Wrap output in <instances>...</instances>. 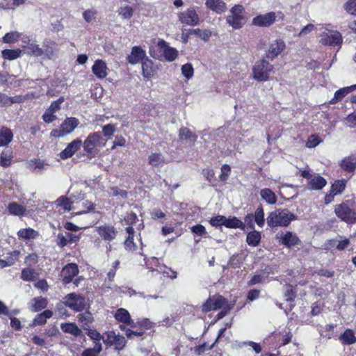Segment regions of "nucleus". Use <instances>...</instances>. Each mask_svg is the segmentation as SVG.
<instances>
[{"instance_id":"cd10ccee","label":"nucleus","mask_w":356,"mask_h":356,"mask_svg":"<svg viewBox=\"0 0 356 356\" xmlns=\"http://www.w3.org/2000/svg\"><path fill=\"white\" fill-rule=\"evenodd\" d=\"M17 236L19 238L24 240H31L37 238L39 234L37 231L31 228L22 229L18 231Z\"/></svg>"},{"instance_id":"338daca9","label":"nucleus","mask_w":356,"mask_h":356,"mask_svg":"<svg viewBox=\"0 0 356 356\" xmlns=\"http://www.w3.org/2000/svg\"><path fill=\"white\" fill-rule=\"evenodd\" d=\"M225 217L223 216L213 217L210 220V224L213 227H220L225 225Z\"/></svg>"},{"instance_id":"a211bd4d","label":"nucleus","mask_w":356,"mask_h":356,"mask_svg":"<svg viewBox=\"0 0 356 356\" xmlns=\"http://www.w3.org/2000/svg\"><path fill=\"white\" fill-rule=\"evenodd\" d=\"M205 6L217 14L225 13L227 8L226 3L222 0H207Z\"/></svg>"},{"instance_id":"680f3d73","label":"nucleus","mask_w":356,"mask_h":356,"mask_svg":"<svg viewBox=\"0 0 356 356\" xmlns=\"http://www.w3.org/2000/svg\"><path fill=\"white\" fill-rule=\"evenodd\" d=\"M345 10L351 15H356V0H349L344 5Z\"/></svg>"},{"instance_id":"1a4fd4ad","label":"nucleus","mask_w":356,"mask_h":356,"mask_svg":"<svg viewBox=\"0 0 356 356\" xmlns=\"http://www.w3.org/2000/svg\"><path fill=\"white\" fill-rule=\"evenodd\" d=\"M102 139L99 132H94L90 134L85 140L83 143L84 151L88 155H92L95 153V148L100 145V141Z\"/></svg>"},{"instance_id":"a19ab883","label":"nucleus","mask_w":356,"mask_h":356,"mask_svg":"<svg viewBox=\"0 0 356 356\" xmlns=\"http://www.w3.org/2000/svg\"><path fill=\"white\" fill-rule=\"evenodd\" d=\"M119 328L125 332V334L128 339H132L134 337H142L145 334L143 331L132 330L131 328H127L124 325H120Z\"/></svg>"},{"instance_id":"f3484780","label":"nucleus","mask_w":356,"mask_h":356,"mask_svg":"<svg viewBox=\"0 0 356 356\" xmlns=\"http://www.w3.org/2000/svg\"><path fill=\"white\" fill-rule=\"evenodd\" d=\"M285 48V44L282 40H275L269 47L266 53V57L273 60L277 57Z\"/></svg>"},{"instance_id":"4468645a","label":"nucleus","mask_w":356,"mask_h":356,"mask_svg":"<svg viewBox=\"0 0 356 356\" xmlns=\"http://www.w3.org/2000/svg\"><path fill=\"white\" fill-rule=\"evenodd\" d=\"M83 142L81 139L76 138L70 143L67 147L60 153L62 159H67L72 157L74 153L82 146Z\"/></svg>"},{"instance_id":"58836bf2","label":"nucleus","mask_w":356,"mask_h":356,"mask_svg":"<svg viewBox=\"0 0 356 356\" xmlns=\"http://www.w3.org/2000/svg\"><path fill=\"white\" fill-rule=\"evenodd\" d=\"M9 213L15 216H22L26 211V208L17 202H11L8 205Z\"/></svg>"},{"instance_id":"423d86ee","label":"nucleus","mask_w":356,"mask_h":356,"mask_svg":"<svg viewBox=\"0 0 356 356\" xmlns=\"http://www.w3.org/2000/svg\"><path fill=\"white\" fill-rule=\"evenodd\" d=\"M104 343L107 347L114 346L115 350L120 351L127 345V341L122 335L116 334L113 330L104 333Z\"/></svg>"},{"instance_id":"6e6d98bb","label":"nucleus","mask_w":356,"mask_h":356,"mask_svg":"<svg viewBox=\"0 0 356 356\" xmlns=\"http://www.w3.org/2000/svg\"><path fill=\"white\" fill-rule=\"evenodd\" d=\"M20 37V33L17 31H11L10 33H6L3 38V41L6 43H12L15 41H17Z\"/></svg>"},{"instance_id":"864d4df0","label":"nucleus","mask_w":356,"mask_h":356,"mask_svg":"<svg viewBox=\"0 0 356 356\" xmlns=\"http://www.w3.org/2000/svg\"><path fill=\"white\" fill-rule=\"evenodd\" d=\"M181 73L187 79L193 76L194 69L191 63H186L181 66Z\"/></svg>"},{"instance_id":"39448f33","label":"nucleus","mask_w":356,"mask_h":356,"mask_svg":"<svg viewBox=\"0 0 356 356\" xmlns=\"http://www.w3.org/2000/svg\"><path fill=\"white\" fill-rule=\"evenodd\" d=\"M336 216L342 221L348 224H355L356 222V212L350 208L346 203L337 204L334 208Z\"/></svg>"},{"instance_id":"e2e57ef3","label":"nucleus","mask_w":356,"mask_h":356,"mask_svg":"<svg viewBox=\"0 0 356 356\" xmlns=\"http://www.w3.org/2000/svg\"><path fill=\"white\" fill-rule=\"evenodd\" d=\"M321 142L319 137L316 134L311 135L306 143V146L309 148L317 146Z\"/></svg>"},{"instance_id":"9d476101","label":"nucleus","mask_w":356,"mask_h":356,"mask_svg":"<svg viewBox=\"0 0 356 356\" xmlns=\"http://www.w3.org/2000/svg\"><path fill=\"white\" fill-rule=\"evenodd\" d=\"M276 18L277 15L274 12L259 15L252 19V25L259 27H268L275 22Z\"/></svg>"},{"instance_id":"6ab92c4d","label":"nucleus","mask_w":356,"mask_h":356,"mask_svg":"<svg viewBox=\"0 0 356 356\" xmlns=\"http://www.w3.org/2000/svg\"><path fill=\"white\" fill-rule=\"evenodd\" d=\"M338 339L343 346H350L356 343L355 332L350 328H346L339 337Z\"/></svg>"},{"instance_id":"052dcab7","label":"nucleus","mask_w":356,"mask_h":356,"mask_svg":"<svg viewBox=\"0 0 356 356\" xmlns=\"http://www.w3.org/2000/svg\"><path fill=\"white\" fill-rule=\"evenodd\" d=\"M126 232L128 236L124 241V245H135L134 242V237L135 235V231L134 228L131 226H129L126 228Z\"/></svg>"},{"instance_id":"0e129e2a","label":"nucleus","mask_w":356,"mask_h":356,"mask_svg":"<svg viewBox=\"0 0 356 356\" xmlns=\"http://www.w3.org/2000/svg\"><path fill=\"white\" fill-rule=\"evenodd\" d=\"M63 102H64V97H59L57 100L54 101L51 104L50 106L49 107V108L47 110L51 111V113H55L56 111H58L60 109V104Z\"/></svg>"},{"instance_id":"f8f14e48","label":"nucleus","mask_w":356,"mask_h":356,"mask_svg":"<svg viewBox=\"0 0 356 356\" xmlns=\"http://www.w3.org/2000/svg\"><path fill=\"white\" fill-rule=\"evenodd\" d=\"M179 20L182 24L195 26L199 22V17L193 8H188L185 12L179 14Z\"/></svg>"},{"instance_id":"79ce46f5","label":"nucleus","mask_w":356,"mask_h":356,"mask_svg":"<svg viewBox=\"0 0 356 356\" xmlns=\"http://www.w3.org/2000/svg\"><path fill=\"white\" fill-rule=\"evenodd\" d=\"M163 54L165 59L168 62L174 61L178 56V51L170 46L165 48V50L163 51Z\"/></svg>"},{"instance_id":"49530a36","label":"nucleus","mask_w":356,"mask_h":356,"mask_svg":"<svg viewBox=\"0 0 356 356\" xmlns=\"http://www.w3.org/2000/svg\"><path fill=\"white\" fill-rule=\"evenodd\" d=\"M346 183V181L344 179L335 181L331 186V193H334L336 195L341 194L345 189Z\"/></svg>"},{"instance_id":"c03bdc74","label":"nucleus","mask_w":356,"mask_h":356,"mask_svg":"<svg viewBox=\"0 0 356 356\" xmlns=\"http://www.w3.org/2000/svg\"><path fill=\"white\" fill-rule=\"evenodd\" d=\"M337 327L336 324H326L323 330H322V332L321 333V336L327 339H336V336L333 334V332L334 330V328Z\"/></svg>"},{"instance_id":"f257e3e1","label":"nucleus","mask_w":356,"mask_h":356,"mask_svg":"<svg viewBox=\"0 0 356 356\" xmlns=\"http://www.w3.org/2000/svg\"><path fill=\"white\" fill-rule=\"evenodd\" d=\"M297 216L288 209H276L270 212L266 219L270 227H287L292 220H296Z\"/></svg>"},{"instance_id":"4be33fe9","label":"nucleus","mask_w":356,"mask_h":356,"mask_svg":"<svg viewBox=\"0 0 356 356\" xmlns=\"http://www.w3.org/2000/svg\"><path fill=\"white\" fill-rule=\"evenodd\" d=\"M79 121L77 118L70 117L67 118L60 124L62 129L65 135L72 133L75 128L78 127Z\"/></svg>"},{"instance_id":"412c9836","label":"nucleus","mask_w":356,"mask_h":356,"mask_svg":"<svg viewBox=\"0 0 356 356\" xmlns=\"http://www.w3.org/2000/svg\"><path fill=\"white\" fill-rule=\"evenodd\" d=\"M339 165L344 171L349 172H354L356 169V156L352 154L345 157L341 161Z\"/></svg>"},{"instance_id":"2eb2a0df","label":"nucleus","mask_w":356,"mask_h":356,"mask_svg":"<svg viewBox=\"0 0 356 356\" xmlns=\"http://www.w3.org/2000/svg\"><path fill=\"white\" fill-rule=\"evenodd\" d=\"M145 51L139 46L132 47L131 54L127 56L128 62L131 65H136L142 62L146 58Z\"/></svg>"},{"instance_id":"5701e85b","label":"nucleus","mask_w":356,"mask_h":356,"mask_svg":"<svg viewBox=\"0 0 356 356\" xmlns=\"http://www.w3.org/2000/svg\"><path fill=\"white\" fill-rule=\"evenodd\" d=\"M48 300L47 298L38 296L35 297L31 300V305L30 306L31 311L33 312H38L47 307Z\"/></svg>"},{"instance_id":"c9c22d12","label":"nucleus","mask_w":356,"mask_h":356,"mask_svg":"<svg viewBox=\"0 0 356 356\" xmlns=\"http://www.w3.org/2000/svg\"><path fill=\"white\" fill-rule=\"evenodd\" d=\"M152 61L146 57L142 61V71L144 77L150 78L153 76Z\"/></svg>"},{"instance_id":"a18cd8bd","label":"nucleus","mask_w":356,"mask_h":356,"mask_svg":"<svg viewBox=\"0 0 356 356\" xmlns=\"http://www.w3.org/2000/svg\"><path fill=\"white\" fill-rule=\"evenodd\" d=\"M254 216V222L257 223V225L262 227L264 225L265 223V218H264V211L261 206L259 207L256 211Z\"/></svg>"},{"instance_id":"774afa93","label":"nucleus","mask_w":356,"mask_h":356,"mask_svg":"<svg viewBox=\"0 0 356 356\" xmlns=\"http://www.w3.org/2000/svg\"><path fill=\"white\" fill-rule=\"evenodd\" d=\"M115 131V127L114 124H108L102 127V133L104 136L110 137L113 136Z\"/></svg>"},{"instance_id":"69168bd1","label":"nucleus","mask_w":356,"mask_h":356,"mask_svg":"<svg viewBox=\"0 0 356 356\" xmlns=\"http://www.w3.org/2000/svg\"><path fill=\"white\" fill-rule=\"evenodd\" d=\"M87 335L94 341H101L102 339L104 341V334L102 335L100 332L96 330H89L87 332Z\"/></svg>"},{"instance_id":"aec40b11","label":"nucleus","mask_w":356,"mask_h":356,"mask_svg":"<svg viewBox=\"0 0 356 356\" xmlns=\"http://www.w3.org/2000/svg\"><path fill=\"white\" fill-rule=\"evenodd\" d=\"M92 70L93 74L99 79H104L107 76V66L102 60H97L95 62Z\"/></svg>"},{"instance_id":"5fc2aeb1","label":"nucleus","mask_w":356,"mask_h":356,"mask_svg":"<svg viewBox=\"0 0 356 356\" xmlns=\"http://www.w3.org/2000/svg\"><path fill=\"white\" fill-rule=\"evenodd\" d=\"M13 255L14 256V258L13 259H0V267L4 268L6 266H10L18 260L19 252V251H13Z\"/></svg>"},{"instance_id":"dca6fc26","label":"nucleus","mask_w":356,"mask_h":356,"mask_svg":"<svg viewBox=\"0 0 356 356\" xmlns=\"http://www.w3.org/2000/svg\"><path fill=\"white\" fill-rule=\"evenodd\" d=\"M99 234L106 241H111L116 237L118 232L113 226L104 225L97 228Z\"/></svg>"},{"instance_id":"bb28decb","label":"nucleus","mask_w":356,"mask_h":356,"mask_svg":"<svg viewBox=\"0 0 356 356\" xmlns=\"http://www.w3.org/2000/svg\"><path fill=\"white\" fill-rule=\"evenodd\" d=\"M327 184V181L321 176L317 175L312 177L309 181V188L311 190H321Z\"/></svg>"},{"instance_id":"f03ea898","label":"nucleus","mask_w":356,"mask_h":356,"mask_svg":"<svg viewBox=\"0 0 356 356\" xmlns=\"http://www.w3.org/2000/svg\"><path fill=\"white\" fill-rule=\"evenodd\" d=\"M245 14L243 6L235 5L230 9L229 15L226 17V22L234 29H240L246 22Z\"/></svg>"},{"instance_id":"f704fd0d","label":"nucleus","mask_w":356,"mask_h":356,"mask_svg":"<svg viewBox=\"0 0 356 356\" xmlns=\"http://www.w3.org/2000/svg\"><path fill=\"white\" fill-rule=\"evenodd\" d=\"M286 290L284 292V298L286 302H293L297 296L296 286H293L291 284H286L285 285Z\"/></svg>"},{"instance_id":"473e14b6","label":"nucleus","mask_w":356,"mask_h":356,"mask_svg":"<svg viewBox=\"0 0 356 356\" xmlns=\"http://www.w3.org/2000/svg\"><path fill=\"white\" fill-rule=\"evenodd\" d=\"M148 163L153 167H159L165 163V159L161 154L152 153L148 158Z\"/></svg>"},{"instance_id":"c756f323","label":"nucleus","mask_w":356,"mask_h":356,"mask_svg":"<svg viewBox=\"0 0 356 356\" xmlns=\"http://www.w3.org/2000/svg\"><path fill=\"white\" fill-rule=\"evenodd\" d=\"M43 44L45 47V49L43 50L44 55H46L49 58H52L58 51L56 44L51 40H45Z\"/></svg>"},{"instance_id":"e433bc0d","label":"nucleus","mask_w":356,"mask_h":356,"mask_svg":"<svg viewBox=\"0 0 356 356\" xmlns=\"http://www.w3.org/2000/svg\"><path fill=\"white\" fill-rule=\"evenodd\" d=\"M224 225L228 228H241V229L245 230V225L243 222L236 217H232L231 218H227L225 217Z\"/></svg>"},{"instance_id":"2f4dec72","label":"nucleus","mask_w":356,"mask_h":356,"mask_svg":"<svg viewBox=\"0 0 356 356\" xmlns=\"http://www.w3.org/2000/svg\"><path fill=\"white\" fill-rule=\"evenodd\" d=\"M26 48V52L35 56H41L44 55V51L42 49L39 47V46L35 44L33 41L29 42L26 46L24 47Z\"/></svg>"},{"instance_id":"7c9ffc66","label":"nucleus","mask_w":356,"mask_h":356,"mask_svg":"<svg viewBox=\"0 0 356 356\" xmlns=\"http://www.w3.org/2000/svg\"><path fill=\"white\" fill-rule=\"evenodd\" d=\"M261 197L268 204H274L277 202L275 194L269 188L261 189L260 191Z\"/></svg>"},{"instance_id":"603ef678","label":"nucleus","mask_w":356,"mask_h":356,"mask_svg":"<svg viewBox=\"0 0 356 356\" xmlns=\"http://www.w3.org/2000/svg\"><path fill=\"white\" fill-rule=\"evenodd\" d=\"M95 205L90 201L86 200L81 204V210L75 213L76 215H81L83 213H86L90 211H92L95 209Z\"/></svg>"},{"instance_id":"4d7b16f0","label":"nucleus","mask_w":356,"mask_h":356,"mask_svg":"<svg viewBox=\"0 0 356 356\" xmlns=\"http://www.w3.org/2000/svg\"><path fill=\"white\" fill-rule=\"evenodd\" d=\"M35 270L32 268H24L22 270L21 278L24 281H31L34 278Z\"/></svg>"},{"instance_id":"ddd939ff","label":"nucleus","mask_w":356,"mask_h":356,"mask_svg":"<svg viewBox=\"0 0 356 356\" xmlns=\"http://www.w3.org/2000/svg\"><path fill=\"white\" fill-rule=\"evenodd\" d=\"M115 319L122 323L125 327L129 326L131 328L135 327L134 321L131 319L129 312L124 308H119L114 314Z\"/></svg>"},{"instance_id":"6e6552de","label":"nucleus","mask_w":356,"mask_h":356,"mask_svg":"<svg viewBox=\"0 0 356 356\" xmlns=\"http://www.w3.org/2000/svg\"><path fill=\"white\" fill-rule=\"evenodd\" d=\"M227 300L222 296H215L209 297L202 305V311L209 312L213 310H217L222 308Z\"/></svg>"},{"instance_id":"ea45409f","label":"nucleus","mask_w":356,"mask_h":356,"mask_svg":"<svg viewBox=\"0 0 356 356\" xmlns=\"http://www.w3.org/2000/svg\"><path fill=\"white\" fill-rule=\"evenodd\" d=\"M57 205L62 207L65 211L74 210L76 207L72 206L75 203V201L70 200L69 198L62 196L56 200Z\"/></svg>"},{"instance_id":"c85d7f7f","label":"nucleus","mask_w":356,"mask_h":356,"mask_svg":"<svg viewBox=\"0 0 356 356\" xmlns=\"http://www.w3.org/2000/svg\"><path fill=\"white\" fill-rule=\"evenodd\" d=\"M280 241L282 245H297L300 242V240L295 234L291 232H286L281 237Z\"/></svg>"},{"instance_id":"4c0bfd02","label":"nucleus","mask_w":356,"mask_h":356,"mask_svg":"<svg viewBox=\"0 0 356 356\" xmlns=\"http://www.w3.org/2000/svg\"><path fill=\"white\" fill-rule=\"evenodd\" d=\"M135 327L138 330L143 331L145 333L146 330H150L154 327V323L150 321L148 318H143L137 322H134Z\"/></svg>"},{"instance_id":"393cba45","label":"nucleus","mask_w":356,"mask_h":356,"mask_svg":"<svg viewBox=\"0 0 356 356\" xmlns=\"http://www.w3.org/2000/svg\"><path fill=\"white\" fill-rule=\"evenodd\" d=\"M13 138V131L5 127L0 129V146L8 145Z\"/></svg>"},{"instance_id":"bf43d9fd","label":"nucleus","mask_w":356,"mask_h":356,"mask_svg":"<svg viewBox=\"0 0 356 356\" xmlns=\"http://www.w3.org/2000/svg\"><path fill=\"white\" fill-rule=\"evenodd\" d=\"M191 231L197 236L207 237V232L205 227L202 225H197L191 227Z\"/></svg>"},{"instance_id":"20e7f679","label":"nucleus","mask_w":356,"mask_h":356,"mask_svg":"<svg viewBox=\"0 0 356 356\" xmlns=\"http://www.w3.org/2000/svg\"><path fill=\"white\" fill-rule=\"evenodd\" d=\"M64 304L74 312H82L86 309L85 298L76 293H70L64 298Z\"/></svg>"},{"instance_id":"3c124183","label":"nucleus","mask_w":356,"mask_h":356,"mask_svg":"<svg viewBox=\"0 0 356 356\" xmlns=\"http://www.w3.org/2000/svg\"><path fill=\"white\" fill-rule=\"evenodd\" d=\"M348 94V90L345 87L337 90L334 93V97L330 101L332 104H336L337 102L341 101L346 95Z\"/></svg>"},{"instance_id":"b1692460","label":"nucleus","mask_w":356,"mask_h":356,"mask_svg":"<svg viewBox=\"0 0 356 356\" xmlns=\"http://www.w3.org/2000/svg\"><path fill=\"white\" fill-rule=\"evenodd\" d=\"M53 316V312L49 309H46L42 313L38 314L35 316L32 321V326L43 325L47 323L48 318H51Z\"/></svg>"},{"instance_id":"9b49d317","label":"nucleus","mask_w":356,"mask_h":356,"mask_svg":"<svg viewBox=\"0 0 356 356\" xmlns=\"http://www.w3.org/2000/svg\"><path fill=\"white\" fill-rule=\"evenodd\" d=\"M342 42L341 33L337 31L327 30L321 34V42L325 45H337Z\"/></svg>"},{"instance_id":"09e8293b","label":"nucleus","mask_w":356,"mask_h":356,"mask_svg":"<svg viewBox=\"0 0 356 356\" xmlns=\"http://www.w3.org/2000/svg\"><path fill=\"white\" fill-rule=\"evenodd\" d=\"M261 240L260 232L252 231L248 234L246 241L248 245H258Z\"/></svg>"},{"instance_id":"37998d69","label":"nucleus","mask_w":356,"mask_h":356,"mask_svg":"<svg viewBox=\"0 0 356 356\" xmlns=\"http://www.w3.org/2000/svg\"><path fill=\"white\" fill-rule=\"evenodd\" d=\"M2 57L9 60H15L20 56L21 51L17 49H4L2 51Z\"/></svg>"},{"instance_id":"de8ad7c7","label":"nucleus","mask_w":356,"mask_h":356,"mask_svg":"<svg viewBox=\"0 0 356 356\" xmlns=\"http://www.w3.org/2000/svg\"><path fill=\"white\" fill-rule=\"evenodd\" d=\"M144 260L147 267L152 271L158 270L159 267V259L154 256H152L147 258L146 255H144Z\"/></svg>"},{"instance_id":"8fccbe9b","label":"nucleus","mask_w":356,"mask_h":356,"mask_svg":"<svg viewBox=\"0 0 356 356\" xmlns=\"http://www.w3.org/2000/svg\"><path fill=\"white\" fill-rule=\"evenodd\" d=\"M12 159L11 152L9 150L2 152L0 156V164L3 167H8Z\"/></svg>"},{"instance_id":"7ed1b4c3","label":"nucleus","mask_w":356,"mask_h":356,"mask_svg":"<svg viewBox=\"0 0 356 356\" xmlns=\"http://www.w3.org/2000/svg\"><path fill=\"white\" fill-rule=\"evenodd\" d=\"M273 66L266 59L257 61L252 68L253 78L258 81H266L269 79V73Z\"/></svg>"},{"instance_id":"72a5a7b5","label":"nucleus","mask_w":356,"mask_h":356,"mask_svg":"<svg viewBox=\"0 0 356 356\" xmlns=\"http://www.w3.org/2000/svg\"><path fill=\"white\" fill-rule=\"evenodd\" d=\"M179 136L182 140L193 143L195 142L197 138V136L186 127H181L179 129Z\"/></svg>"},{"instance_id":"0eeeda50","label":"nucleus","mask_w":356,"mask_h":356,"mask_svg":"<svg viewBox=\"0 0 356 356\" xmlns=\"http://www.w3.org/2000/svg\"><path fill=\"white\" fill-rule=\"evenodd\" d=\"M78 265L75 263L66 264L60 272V277L63 284L71 283L74 278L79 274Z\"/></svg>"},{"instance_id":"13d9d810","label":"nucleus","mask_w":356,"mask_h":356,"mask_svg":"<svg viewBox=\"0 0 356 356\" xmlns=\"http://www.w3.org/2000/svg\"><path fill=\"white\" fill-rule=\"evenodd\" d=\"M134 14L133 8L129 6H126L124 8H121L119 11V15L124 19H130Z\"/></svg>"},{"instance_id":"a878e982","label":"nucleus","mask_w":356,"mask_h":356,"mask_svg":"<svg viewBox=\"0 0 356 356\" xmlns=\"http://www.w3.org/2000/svg\"><path fill=\"white\" fill-rule=\"evenodd\" d=\"M61 329L63 332L71 334L75 337L80 336L82 333L81 330L74 323H63Z\"/></svg>"}]
</instances>
